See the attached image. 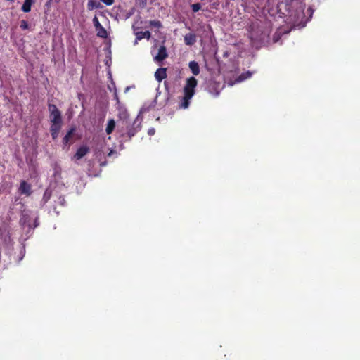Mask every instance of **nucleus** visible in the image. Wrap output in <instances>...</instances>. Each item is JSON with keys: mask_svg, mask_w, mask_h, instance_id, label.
<instances>
[{"mask_svg": "<svg viewBox=\"0 0 360 360\" xmlns=\"http://www.w3.org/2000/svg\"><path fill=\"white\" fill-rule=\"evenodd\" d=\"M89 150V149L87 146H81L77 149L74 158L77 160H79L85 156L88 153Z\"/></svg>", "mask_w": 360, "mask_h": 360, "instance_id": "obj_8", "label": "nucleus"}, {"mask_svg": "<svg viewBox=\"0 0 360 360\" xmlns=\"http://www.w3.org/2000/svg\"><path fill=\"white\" fill-rule=\"evenodd\" d=\"M53 210H56V205H53Z\"/></svg>", "mask_w": 360, "mask_h": 360, "instance_id": "obj_30", "label": "nucleus"}, {"mask_svg": "<svg viewBox=\"0 0 360 360\" xmlns=\"http://www.w3.org/2000/svg\"><path fill=\"white\" fill-rule=\"evenodd\" d=\"M93 23L94 25V26H97V25H99V24H101L99 22V20L98 19V18L96 16H95L94 18H93Z\"/></svg>", "mask_w": 360, "mask_h": 360, "instance_id": "obj_27", "label": "nucleus"}, {"mask_svg": "<svg viewBox=\"0 0 360 360\" xmlns=\"http://www.w3.org/2000/svg\"><path fill=\"white\" fill-rule=\"evenodd\" d=\"M255 25H252L249 27V38L250 39V40L252 41H259V40H262L263 39L262 37H261L260 36H259L257 34H256L255 32Z\"/></svg>", "mask_w": 360, "mask_h": 360, "instance_id": "obj_10", "label": "nucleus"}, {"mask_svg": "<svg viewBox=\"0 0 360 360\" xmlns=\"http://www.w3.org/2000/svg\"><path fill=\"white\" fill-rule=\"evenodd\" d=\"M151 37V33L149 31H145V32H137L136 33V40H135V44H137L138 41H141L143 38H146L147 39H150Z\"/></svg>", "mask_w": 360, "mask_h": 360, "instance_id": "obj_9", "label": "nucleus"}, {"mask_svg": "<svg viewBox=\"0 0 360 360\" xmlns=\"http://www.w3.org/2000/svg\"><path fill=\"white\" fill-rule=\"evenodd\" d=\"M198 85V80L194 77H190L186 80V84L183 89L184 96L179 103V108L186 109L190 105V101L195 92V88Z\"/></svg>", "mask_w": 360, "mask_h": 360, "instance_id": "obj_1", "label": "nucleus"}, {"mask_svg": "<svg viewBox=\"0 0 360 360\" xmlns=\"http://www.w3.org/2000/svg\"><path fill=\"white\" fill-rule=\"evenodd\" d=\"M155 77L157 81L162 82L167 77V68H160L155 72Z\"/></svg>", "mask_w": 360, "mask_h": 360, "instance_id": "obj_7", "label": "nucleus"}, {"mask_svg": "<svg viewBox=\"0 0 360 360\" xmlns=\"http://www.w3.org/2000/svg\"><path fill=\"white\" fill-rule=\"evenodd\" d=\"M168 57L167 49L165 46H161L158 49V54L154 57V60L161 62Z\"/></svg>", "mask_w": 360, "mask_h": 360, "instance_id": "obj_6", "label": "nucleus"}, {"mask_svg": "<svg viewBox=\"0 0 360 360\" xmlns=\"http://www.w3.org/2000/svg\"><path fill=\"white\" fill-rule=\"evenodd\" d=\"M101 27H103V26L101 25V24H99V25L96 26V27H95L96 30L97 31L98 30H99V29L101 28Z\"/></svg>", "mask_w": 360, "mask_h": 360, "instance_id": "obj_29", "label": "nucleus"}, {"mask_svg": "<svg viewBox=\"0 0 360 360\" xmlns=\"http://www.w3.org/2000/svg\"><path fill=\"white\" fill-rule=\"evenodd\" d=\"M154 134V132H153V131L149 132V134Z\"/></svg>", "mask_w": 360, "mask_h": 360, "instance_id": "obj_33", "label": "nucleus"}, {"mask_svg": "<svg viewBox=\"0 0 360 360\" xmlns=\"http://www.w3.org/2000/svg\"><path fill=\"white\" fill-rule=\"evenodd\" d=\"M252 76V72L250 71H247L245 72H243L240 74L238 77L236 79V82H243L248 78H250Z\"/></svg>", "mask_w": 360, "mask_h": 360, "instance_id": "obj_18", "label": "nucleus"}, {"mask_svg": "<svg viewBox=\"0 0 360 360\" xmlns=\"http://www.w3.org/2000/svg\"><path fill=\"white\" fill-rule=\"evenodd\" d=\"M19 192L20 194L26 195L29 196L32 193L31 185L25 181H22L19 187Z\"/></svg>", "mask_w": 360, "mask_h": 360, "instance_id": "obj_5", "label": "nucleus"}, {"mask_svg": "<svg viewBox=\"0 0 360 360\" xmlns=\"http://www.w3.org/2000/svg\"><path fill=\"white\" fill-rule=\"evenodd\" d=\"M149 24L151 27L156 28H160L162 26V22L160 20H150Z\"/></svg>", "mask_w": 360, "mask_h": 360, "instance_id": "obj_22", "label": "nucleus"}, {"mask_svg": "<svg viewBox=\"0 0 360 360\" xmlns=\"http://www.w3.org/2000/svg\"><path fill=\"white\" fill-rule=\"evenodd\" d=\"M97 36L101 37V38H107L108 37V33H107V31L103 27H101V28L99 30H98L97 31Z\"/></svg>", "mask_w": 360, "mask_h": 360, "instance_id": "obj_21", "label": "nucleus"}, {"mask_svg": "<svg viewBox=\"0 0 360 360\" xmlns=\"http://www.w3.org/2000/svg\"><path fill=\"white\" fill-rule=\"evenodd\" d=\"M74 132H75V128H71L68 131V133L66 134V135L64 136V138L63 139V143L65 145H67L69 143V141H70L72 136L73 135Z\"/></svg>", "mask_w": 360, "mask_h": 360, "instance_id": "obj_19", "label": "nucleus"}, {"mask_svg": "<svg viewBox=\"0 0 360 360\" xmlns=\"http://www.w3.org/2000/svg\"><path fill=\"white\" fill-rule=\"evenodd\" d=\"M33 0H25L23 5L22 6V11L25 13H28L31 11V7L33 4Z\"/></svg>", "mask_w": 360, "mask_h": 360, "instance_id": "obj_17", "label": "nucleus"}, {"mask_svg": "<svg viewBox=\"0 0 360 360\" xmlns=\"http://www.w3.org/2000/svg\"><path fill=\"white\" fill-rule=\"evenodd\" d=\"M154 134V132H153V131L149 132V134Z\"/></svg>", "mask_w": 360, "mask_h": 360, "instance_id": "obj_32", "label": "nucleus"}, {"mask_svg": "<svg viewBox=\"0 0 360 360\" xmlns=\"http://www.w3.org/2000/svg\"><path fill=\"white\" fill-rule=\"evenodd\" d=\"M62 125H51L50 132L53 140H56L59 134Z\"/></svg>", "mask_w": 360, "mask_h": 360, "instance_id": "obj_12", "label": "nucleus"}, {"mask_svg": "<svg viewBox=\"0 0 360 360\" xmlns=\"http://www.w3.org/2000/svg\"><path fill=\"white\" fill-rule=\"evenodd\" d=\"M52 192L50 188H46L41 199L42 205H44L51 198Z\"/></svg>", "mask_w": 360, "mask_h": 360, "instance_id": "obj_16", "label": "nucleus"}, {"mask_svg": "<svg viewBox=\"0 0 360 360\" xmlns=\"http://www.w3.org/2000/svg\"><path fill=\"white\" fill-rule=\"evenodd\" d=\"M115 99H116V101H117V103L118 105H120V99H119V97H118V96H117V93H116V92L115 93Z\"/></svg>", "mask_w": 360, "mask_h": 360, "instance_id": "obj_28", "label": "nucleus"}, {"mask_svg": "<svg viewBox=\"0 0 360 360\" xmlns=\"http://www.w3.org/2000/svg\"><path fill=\"white\" fill-rule=\"evenodd\" d=\"M100 7V4L97 3L94 0H89L87 3V8L89 10H92L94 8H98Z\"/></svg>", "mask_w": 360, "mask_h": 360, "instance_id": "obj_20", "label": "nucleus"}, {"mask_svg": "<svg viewBox=\"0 0 360 360\" xmlns=\"http://www.w3.org/2000/svg\"><path fill=\"white\" fill-rule=\"evenodd\" d=\"M141 129V124L137 120H134L132 124L127 126V136L131 139Z\"/></svg>", "mask_w": 360, "mask_h": 360, "instance_id": "obj_3", "label": "nucleus"}, {"mask_svg": "<svg viewBox=\"0 0 360 360\" xmlns=\"http://www.w3.org/2000/svg\"><path fill=\"white\" fill-rule=\"evenodd\" d=\"M48 110L50 113L51 125H63L61 112L57 106L54 104H49Z\"/></svg>", "mask_w": 360, "mask_h": 360, "instance_id": "obj_2", "label": "nucleus"}, {"mask_svg": "<svg viewBox=\"0 0 360 360\" xmlns=\"http://www.w3.org/2000/svg\"><path fill=\"white\" fill-rule=\"evenodd\" d=\"M106 6H111L114 4L115 0H101Z\"/></svg>", "mask_w": 360, "mask_h": 360, "instance_id": "obj_26", "label": "nucleus"}, {"mask_svg": "<svg viewBox=\"0 0 360 360\" xmlns=\"http://www.w3.org/2000/svg\"><path fill=\"white\" fill-rule=\"evenodd\" d=\"M184 39L186 45L191 46L196 42V36L193 33H188L184 36Z\"/></svg>", "mask_w": 360, "mask_h": 360, "instance_id": "obj_11", "label": "nucleus"}, {"mask_svg": "<svg viewBox=\"0 0 360 360\" xmlns=\"http://www.w3.org/2000/svg\"><path fill=\"white\" fill-rule=\"evenodd\" d=\"M189 68L191 71V72L194 75H198L200 73V67L197 62L195 61H191L188 64Z\"/></svg>", "mask_w": 360, "mask_h": 360, "instance_id": "obj_13", "label": "nucleus"}, {"mask_svg": "<svg viewBox=\"0 0 360 360\" xmlns=\"http://www.w3.org/2000/svg\"><path fill=\"white\" fill-rule=\"evenodd\" d=\"M154 134V132H153V131L149 132V134Z\"/></svg>", "mask_w": 360, "mask_h": 360, "instance_id": "obj_31", "label": "nucleus"}, {"mask_svg": "<svg viewBox=\"0 0 360 360\" xmlns=\"http://www.w3.org/2000/svg\"><path fill=\"white\" fill-rule=\"evenodd\" d=\"M55 203L56 204H58L60 206H64L65 204V198L63 196H58V200L57 201L55 200Z\"/></svg>", "mask_w": 360, "mask_h": 360, "instance_id": "obj_23", "label": "nucleus"}, {"mask_svg": "<svg viewBox=\"0 0 360 360\" xmlns=\"http://www.w3.org/2000/svg\"><path fill=\"white\" fill-rule=\"evenodd\" d=\"M20 26L22 30H27V29H28L29 25L26 20H22L20 21Z\"/></svg>", "mask_w": 360, "mask_h": 360, "instance_id": "obj_25", "label": "nucleus"}, {"mask_svg": "<svg viewBox=\"0 0 360 360\" xmlns=\"http://www.w3.org/2000/svg\"><path fill=\"white\" fill-rule=\"evenodd\" d=\"M119 112H118V117L120 120L123 121H126L129 117V114L127 112V110L126 108L120 107L118 108Z\"/></svg>", "mask_w": 360, "mask_h": 360, "instance_id": "obj_14", "label": "nucleus"}, {"mask_svg": "<svg viewBox=\"0 0 360 360\" xmlns=\"http://www.w3.org/2000/svg\"><path fill=\"white\" fill-rule=\"evenodd\" d=\"M191 8H192V11L194 13H196V12H198V11H199L200 10L201 5L199 3L193 4L191 5Z\"/></svg>", "mask_w": 360, "mask_h": 360, "instance_id": "obj_24", "label": "nucleus"}, {"mask_svg": "<svg viewBox=\"0 0 360 360\" xmlns=\"http://www.w3.org/2000/svg\"><path fill=\"white\" fill-rule=\"evenodd\" d=\"M115 128V122L113 119H110L108 120V124H107V127H106V129H105V131L107 133V134L110 135L112 133V131H114Z\"/></svg>", "mask_w": 360, "mask_h": 360, "instance_id": "obj_15", "label": "nucleus"}, {"mask_svg": "<svg viewBox=\"0 0 360 360\" xmlns=\"http://www.w3.org/2000/svg\"><path fill=\"white\" fill-rule=\"evenodd\" d=\"M207 89L211 94L217 96L219 94L220 84L216 82L210 81L207 84Z\"/></svg>", "mask_w": 360, "mask_h": 360, "instance_id": "obj_4", "label": "nucleus"}]
</instances>
